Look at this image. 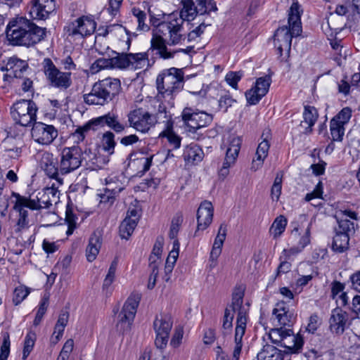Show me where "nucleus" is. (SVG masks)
I'll use <instances>...</instances> for the list:
<instances>
[{
	"label": "nucleus",
	"instance_id": "obj_1",
	"mask_svg": "<svg viewBox=\"0 0 360 360\" xmlns=\"http://www.w3.org/2000/svg\"><path fill=\"white\" fill-rule=\"evenodd\" d=\"M244 288L242 286L236 287L232 294L231 304L226 308L223 317V333L226 335L232 329L233 312L237 311L236 326L235 329V347L233 358L238 360L243 347V337L245 334L247 324V309L243 307Z\"/></svg>",
	"mask_w": 360,
	"mask_h": 360
},
{
	"label": "nucleus",
	"instance_id": "obj_2",
	"mask_svg": "<svg viewBox=\"0 0 360 360\" xmlns=\"http://www.w3.org/2000/svg\"><path fill=\"white\" fill-rule=\"evenodd\" d=\"M6 34L13 44L30 47L44 39L46 29L37 26L26 18L19 17L9 22Z\"/></svg>",
	"mask_w": 360,
	"mask_h": 360
},
{
	"label": "nucleus",
	"instance_id": "obj_3",
	"mask_svg": "<svg viewBox=\"0 0 360 360\" xmlns=\"http://www.w3.org/2000/svg\"><path fill=\"white\" fill-rule=\"evenodd\" d=\"M300 6L297 2L291 5L288 14V27L283 26L277 29L274 34V46L277 53L281 56L283 52L288 54L290 51L292 38L302 32Z\"/></svg>",
	"mask_w": 360,
	"mask_h": 360
},
{
	"label": "nucleus",
	"instance_id": "obj_4",
	"mask_svg": "<svg viewBox=\"0 0 360 360\" xmlns=\"http://www.w3.org/2000/svg\"><path fill=\"white\" fill-rule=\"evenodd\" d=\"M121 90L119 79L107 77L94 83L91 92L84 95V101L89 105H104L112 101Z\"/></svg>",
	"mask_w": 360,
	"mask_h": 360
},
{
	"label": "nucleus",
	"instance_id": "obj_5",
	"mask_svg": "<svg viewBox=\"0 0 360 360\" xmlns=\"http://www.w3.org/2000/svg\"><path fill=\"white\" fill-rule=\"evenodd\" d=\"M104 125H107L116 132H121L124 129V126L119 122L117 115L108 113L89 120L83 126L78 127L72 134V138L75 142L79 143L84 140L86 134L90 130L96 131L98 127Z\"/></svg>",
	"mask_w": 360,
	"mask_h": 360
},
{
	"label": "nucleus",
	"instance_id": "obj_6",
	"mask_svg": "<svg viewBox=\"0 0 360 360\" xmlns=\"http://www.w3.org/2000/svg\"><path fill=\"white\" fill-rule=\"evenodd\" d=\"M181 20L186 21L194 20L198 14H209L217 11L213 0H181Z\"/></svg>",
	"mask_w": 360,
	"mask_h": 360
},
{
	"label": "nucleus",
	"instance_id": "obj_7",
	"mask_svg": "<svg viewBox=\"0 0 360 360\" xmlns=\"http://www.w3.org/2000/svg\"><path fill=\"white\" fill-rule=\"evenodd\" d=\"M37 111L36 104L32 101L22 100L13 105L11 114L17 124L27 127L36 121Z\"/></svg>",
	"mask_w": 360,
	"mask_h": 360
},
{
	"label": "nucleus",
	"instance_id": "obj_8",
	"mask_svg": "<svg viewBox=\"0 0 360 360\" xmlns=\"http://www.w3.org/2000/svg\"><path fill=\"white\" fill-rule=\"evenodd\" d=\"M141 298V295L138 292L131 293L127 298L117 316L118 320L116 325L117 330L125 332L130 329Z\"/></svg>",
	"mask_w": 360,
	"mask_h": 360
},
{
	"label": "nucleus",
	"instance_id": "obj_9",
	"mask_svg": "<svg viewBox=\"0 0 360 360\" xmlns=\"http://www.w3.org/2000/svg\"><path fill=\"white\" fill-rule=\"evenodd\" d=\"M180 17L179 11H174L169 15V22H158L153 30V37L164 39V36L169 35L168 44L174 45L180 41V24L178 18Z\"/></svg>",
	"mask_w": 360,
	"mask_h": 360
},
{
	"label": "nucleus",
	"instance_id": "obj_10",
	"mask_svg": "<svg viewBox=\"0 0 360 360\" xmlns=\"http://www.w3.org/2000/svg\"><path fill=\"white\" fill-rule=\"evenodd\" d=\"M82 162V150L78 146L65 147L60 153L59 171L60 174H70L78 169Z\"/></svg>",
	"mask_w": 360,
	"mask_h": 360
},
{
	"label": "nucleus",
	"instance_id": "obj_11",
	"mask_svg": "<svg viewBox=\"0 0 360 360\" xmlns=\"http://www.w3.org/2000/svg\"><path fill=\"white\" fill-rule=\"evenodd\" d=\"M181 119L184 122L186 133H195L196 130L210 124L212 117L210 115L203 112H194L191 108L184 109Z\"/></svg>",
	"mask_w": 360,
	"mask_h": 360
},
{
	"label": "nucleus",
	"instance_id": "obj_12",
	"mask_svg": "<svg viewBox=\"0 0 360 360\" xmlns=\"http://www.w3.org/2000/svg\"><path fill=\"white\" fill-rule=\"evenodd\" d=\"M180 84V69L172 68L162 75H159L156 79L157 89L159 94L168 93L178 94Z\"/></svg>",
	"mask_w": 360,
	"mask_h": 360
},
{
	"label": "nucleus",
	"instance_id": "obj_13",
	"mask_svg": "<svg viewBox=\"0 0 360 360\" xmlns=\"http://www.w3.org/2000/svg\"><path fill=\"white\" fill-rule=\"evenodd\" d=\"M129 126L136 131L146 133L157 122L154 115L149 113L142 108H139L128 114Z\"/></svg>",
	"mask_w": 360,
	"mask_h": 360
},
{
	"label": "nucleus",
	"instance_id": "obj_14",
	"mask_svg": "<svg viewBox=\"0 0 360 360\" xmlns=\"http://www.w3.org/2000/svg\"><path fill=\"white\" fill-rule=\"evenodd\" d=\"M58 136V129L53 125L36 121L32 124L31 136L32 140L39 145L49 146Z\"/></svg>",
	"mask_w": 360,
	"mask_h": 360
},
{
	"label": "nucleus",
	"instance_id": "obj_15",
	"mask_svg": "<svg viewBox=\"0 0 360 360\" xmlns=\"http://www.w3.org/2000/svg\"><path fill=\"white\" fill-rule=\"evenodd\" d=\"M290 240L294 243L293 245L290 249H284L283 251L285 259L301 252L310 243L309 225L302 230L298 226H295L291 232Z\"/></svg>",
	"mask_w": 360,
	"mask_h": 360
},
{
	"label": "nucleus",
	"instance_id": "obj_16",
	"mask_svg": "<svg viewBox=\"0 0 360 360\" xmlns=\"http://www.w3.org/2000/svg\"><path fill=\"white\" fill-rule=\"evenodd\" d=\"M44 71L52 86L62 89H67L70 86V72H60L51 59H44Z\"/></svg>",
	"mask_w": 360,
	"mask_h": 360
},
{
	"label": "nucleus",
	"instance_id": "obj_17",
	"mask_svg": "<svg viewBox=\"0 0 360 360\" xmlns=\"http://www.w3.org/2000/svg\"><path fill=\"white\" fill-rule=\"evenodd\" d=\"M96 27V23L94 20L86 16H82L69 23L64 27V30L68 36L82 38L93 34Z\"/></svg>",
	"mask_w": 360,
	"mask_h": 360
},
{
	"label": "nucleus",
	"instance_id": "obj_18",
	"mask_svg": "<svg viewBox=\"0 0 360 360\" xmlns=\"http://www.w3.org/2000/svg\"><path fill=\"white\" fill-rule=\"evenodd\" d=\"M241 142L242 141L238 136H231L229 137V143L226 152V156L222 166L219 171L220 176L223 178L227 176L229 173V168L235 165L240 149Z\"/></svg>",
	"mask_w": 360,
	"mask_h": 360
},
{
	"label": "nucleus",
	"instance_id": "obj_19",
	"mask_svg": "<svg viewBox=\"0 0 360 360\" xmlns=\"http://www.w3.org/2000/svg\"><path fill=\"white\" fill-rule=\"evenodd\" d=\"M55 10L54 0H32L28 13L34 20H46Z\"/></svg>",
	"mask_w": 360,
	"mask_h": 360
},
{
	"label": "nucleus",
	"instance_id": "obj_20",
	"mask_svg": "<svg viewBox=\"0 0 360 360\" xmlns=\"http://www.w3.org/2000/svg\"><path fill=\"white\" fill-rule=\"evenodd\" d=\"M12 196L15 198L13 209L18 212L15 231L20 232L29 226L28 212L25 210V207L28 208L27 197L15 192H13Z\"/></svg>",
	"mask_w": 360,
	"mask_h": 360
},
{
	"label": "nucleus",
	"instance_id": "obj_21",
	"mask_svg": "<svg viewBox=\"0 0 360 360\" xmlns=\"http://www.w3.org/2000/svg\"><path fill=\"white\" fill-rule=\"evenodd\" d=\"M214 208L210 201L205 200L201 202L197 212V229L193 236H198L200 231L205 230L212 223Z\"/></svg>",
	"mask_w": 360,
	"mask_h": 360
},
{
	"label": "nucleus",
	"instance_id": "obj_22",
	"mask_svg": "<svg viewBox=\"0 0 360 360\" xmlns=\"http://www.w3.org/2000/svg\"><path fill=\"white\" fill-rule=\"evenodd\" d=\"M177 51H168L166 46V40L162 38L152 37L150 41V47L145 54V58L150 56L153 60L159 57L163 59H169L174 56Z\"/></svg>",
	"mask_w": 360,
	"mask_h": 360
},
{
	"label": "nucleus",
	"instance_id": "obj_23",
	"mask_svg": "<svg viewBox=\"0 0 360 360\" xmlns=\"http://www.w3.org/2000/svg\"><path fill=\"white\" fill-rule=\"evenodd\" d=\"M112 53L116 54L115 56H111L112 68L126 69L135 62H139L145 59V54L138 53H119L112 50Z\"/></svg>",
	"mask_w": 360,
	"mask_h": 360
},
{
	"label": "nucleus",
	"instance_id": "obj_24",
	"mask_svg": "<svg viewBox=\"0 0 360 360\" xmlns=\"http://www.w3.org/2000/svg\"><path fill=\"white\" fill-rule=\"evenodd\" d=\"M40 165L45 174L51 179L57 181L58 185L63 184V179L59 176L60 174L57 161L53 158L51 153H45L42 155Z\"/></svg>",
	"mask_w": 360,
	"mask_h": 360
},
{
	"label": "nucleus",
	"instance_id": "obj_25",
	"mask_svg": "<svg viewBox=\"0 0 360 360\" xmlns=\"http://www.w3.org/2000/svg\"><path fill=\"white\" fill-rule=\"evenodd\" d=\"M340 214L341 216L338 218V227L336 229V232L350 236L354 233V223L348 218L356 219V213L349 210H345Z\"/></svg>",
	"mask_w": 360,
	"mask_h": 360
},
{
	"label": "nucleus",
	"instance_id": "obj_26",
	"mask_svg": "<svg viewBox=\"0 0 360 360\" xmlns=\"http://www.w3.org/2000/svg\"><path fill=\"white\" fill-rule=\"evenodd\" d=\"M348 321V315L339 308L333 310L330 318V330L336 334H342L345 331Z\"/></svg>",
	"mask_w": 360,
	"mask_h": 360
},
{
	"label": "nucleus",
	"instance_id": "obj_27",
	"mask_svg": "<svg viewBox=\"0 0 360 360\" xmlns=\"http://www.w3.org/2000/svg\"><path fill=\"white\" fill-rule=\"evenodd\" d=\"M49 193L48 191L42 189L36 195H32L29 198L27 197L28 208L32 210L49 208L53 204L49 198Z\"/></svg>",
	"mask_w": 360,
	"mask_h": 360
},
{
	"label": "nucleus",
	"instance_id": "obj_28",
	"mask_svg": "<svg viewBox=\"0 0 360 360\" xmlns=\"http://www.w3.org/2000/svg\"><path fill=\"white\" fill-rule=\"evenodd\" d=\"M287 331L288 333L283 334L281 345L287 348L289 352H297L303 345V339L299 334L295 335L291 329L287 328Z\"/></svg>",
	"mask_w": 360,
	"mask_h": 360
},
{
	"label": "nucleus",
	"instance_id": "obj_29",
	"mask_svg": "<svg viewBox=\"0 0 360 360\" xmlns=\"http://www.w3.org/2000/svg\"><path fill=\"white\" fill-rule=\"evenodd\" d=\"M202 149L194 143L187 146L184 151V158L186 166L195 165L200 162L203 158Z\"/></svg>",
	"mask_w": 360,
	"mask_h": 360
},
{
	"label": "nucleus",
	"instance_id": "obj_30",
	"mask_svg": "<svg viewBox=\"0 0 360 360\" xmlns=\"http://www.w3.org/2000/svg\"><path fill=\"white\" fill-rule=\"evenodd\" d=\"M6 68L7 71L10 72L11 75H13L16 78H22L24 73L28 69V64L25 60L17 57H11L8 59Z\"/></svg>",
	"mask_w": 360,
	"mask_h": 360
},
{
	"label": "nucleus",
	"instance_id": "obj_31",
	"mask_svg": "<svg viewBox=\"0 0 360 360\" xmlns=\"http://www.w3.org/2000/svg\"><path fill=\"white\" fill-rule=\"evenodd\" d=\"M172 323L171 315L161 314L156 316L153 322V328L156 333L163 335L165 337L169 335Z\"/></svg>",
	"mask_w": 360,
	"mask_h": 360
},
{
	"label": "nucleus",
	"instance_id": "obj_32",
	"mask_svg": "<svg viewBox=\"0 0 360 360\" xmlns=\"http://www.w3.org/2000/svg\"><path fill=\"white\" fill-rule=\"evenodd\" d=\"M318 118L316 109L312 106H305L303 112V120L300 123V127L304 129V133H310L312 127L314 125Z\"/></svg>",
	"mask_w": 360,
	"mask_h": 360
},
{
	"label": "nucleus",
	"instance_id": "obj_33",
	"mask_svg": "<svg viewBox=\"0 0 360 360\" xmlns=\"http://www.w3.org/2000/svg\"><path fill=\"white\" fill-rule=\"evenodd\" d=\"M273 314L275 316L278 325L283 328L285 326H291L293 323V314L285 309L283 304H277L276 308L273 310Z\"/></svg>",
	"mask_w": 360,
	"mask_h": 360
},
{
	"label": "nucleus",
	"instance_id": "obj_34",
	"mask_svg": "<svg viewBox=\"0 0 360 360\" xmlns=\"http://www.w3.org/2000/svg\"><path fill=\"white\" fill-rule=\"evenodd\" d=\"M283 354L281 350L271 345H265L257 354V360H283Z\"/></svg>",
	"mask_w": 360,
	"mask_h": 360
},
{
	"label": "nucleus",
	"instance_id": "obj_35",
	"mask_svg": "<svg viewBox=\"0 0 360 360\" xmlns=\"http://www.w3.org/2000/svg\"><path fill=\"white\" fill-rule=\"evenodd\" d=\"M270 143L269 141H262L256 151V160H253L252 169L257 170L263 165V162L268 155Z\"/></svg>",
	"mask_w": 360,
	"mask_h": 360
},
{
	"label": "nucleus",
	"instance_id": "obj_36",
	"mask_svg": "<svg viewBox=\"0 0 360 360\" xmlns=\"http://www.w3.org/2000/svg\"><path fill=\"white\" fill-rule=\"evenodd\" d=\"M101 247V240L98 236L93 234L89 240V245L86 249V256L89 262H93L99 252Z\"/></svg>",
	"mask_w": 360,
	"mask_h": 360
},
{
	"label": "nucleus",
	"instance_id": "obj_37",
	"mask_svg": "<svg viewBox=\"0 0 360 360\" xmlns=\"http://www.w3.org/2000/svg\"><path fill=\"white\" fill-rule=\"evenodd\" d=\"M349 236L336 232L332 244L333 250L338 253L345 252L349 248Z\"/></svg>",
	"mask_w": 360,
	"mask_h": 360
},
{
	"label": "nucleus",
	"instance_id": "obj_38",
	"mask_svg": "<svg viewBox=\"0 0 360 360\" xmlns=\"http://www.w3.org/2000/svg\"><path fill=\"white\" fill-rule=\"evenodd\" d=\"M160 136L166 137L169 143L173 146V148L177 150L180 147V137L173 131V123L172 121L167 122L166 128L160 134Z\"/></svg>",
	"mask_w": 360,
	"mask_h": 360
},
{
	"label": "nucleus",
	"instance_id": "obj_39",
	"mask_svg": "<svg viewBox=\"0 0 360 360\" xmlns=\"http://www.w3.org/2000/svg\"><path fill=\"white\" fill-rule=\"evenodd\" d=\"M122 188H112L109 185L108 188H106L104 191L103 193L100 195V203L106 205L108 207L111 206L115 200V197L118 195L122 191Z\"/></svg>",
	"mask_w": 360,
	"mask_h": 360
},
{
	"label": "nucleus",
	"instance_id": "obj_40",
	"mask_svg": "<svg viewBox=\"0 0 360 360\" xmlns=\"http://www.w3.org/2000/svg\"><path fill=\"white\" fill-rule=\"evenodd\" d=\"M136 225L135 220H131L129 219V217H125L119 227L120 237L127 240L134 232Z\"/></svg>",
	"mask_w": 360,
	"mask_h": 360
},
{
	"label": "nucleus",
	"instance_id": "obj_41",
	"mask_svg": "<svg viewBox=\"0 0 360 360\" xmlns=\"http://www.w3.org/2000/svg\"><path fill=\"white\" fill-rule=\"evenodd\" d=\"M98 53L101 55L107 54L108 58H100L95 60V62L91 66V70L94 73L98 72L102 69L112 68L110 54H109L107 51L104 53L101 51H98Z\"/></svg>",
	"mask_w": 360,
	"mask_h": 360
},
{
	"label": "nucleus",
	"instance_id": "obj_42",
	"mask_svg": "<svg viewBox=\"0 0 360 360\" xmlns=\"http://www.w3.org/2000/svg\"><path fill=\"white\" fill-rule=\"evenodd\" d=\"M287 225V219L281 215L276 217L270 228V233L274 238L279 237L285 231Z\"/></svg>",
	"mask_w": 360,
	"mask_h": 360
},
{
	"label": "nucleus",
	"instance_id": "obj_43",
	"mask_svg": "<svg viewBox=\"0 0 360 360\" xmlns=\"http://www.w3.org/2000/svg\"><path fill=\"white\" fill-rule=\"evenodd\" d=\"M271 83V75H266L264 77H259L256 80L254 88L260 93V96H264L269 91Z\"/></svg>",
	"mask_w": 360,
	"mask_h": 360
},
{
	"label": "nucleus",
	"instance_id": "obj_44",
	"mask_svg": "<svg viewBox=\"0 0 360 360\" xmlns=\"http://www.w3.org/2000/svg\"><path fill=\"white\" fill-rule=\"evenodd\" d=\"M179 255V243L178 240L173 243V248L169 252L166 260L165 270L172 271L174 264L176 263Z\"/></svg>",
	"mask_w": 360,
	"mask_h": 360
},
{
	"label": "nucleus",
	"instance_id": "obj_45",
	"mask_svg": "<svg viewBox=\"0 0 360 360\" xmlns=\"http://www.w3.org/2000/svg\"><path fill=\"white\" fill-rule=\"evenodd\" d=\"M330 130L332 140L333 141H342L345 134V126L341 125L333 120L330 122Z\"/></svg>",
	"mask_w": 360,
	"mask_h": 360
},
{
	"label": "nucleus",
	"instance_id": "obj_46",
	"mask_svg": "<svg viewBox=\"0 0 360 360\" xmlns=\"http://www.w3.org/2000/svg\"><path fill=\"white\" fill-rule=\"evenodd\" d=\"M36 340V334L29 332L25 339L24 347L22 352V360H26L30 352H32Z\"/></svg>",
	"mask_w": 360,
	"mask_h": 360
},
{
	"label": "nucleus",
	"instance_id": "obj_47",
	"mask_svg": "<svg viewBox=\"0 0 360 360\" xmlns=\"http://www.w3.org/2000/svg\"><path fill=\"white\" fill-rule=\"evenodd\" d=\"M114 139L115 135L110 131L105 133L103 136V149L108 152L109 154H112L114 153V148L115 146V141Z\"/></svg>",
	"mask_w": 360,
	"mask_h": 360
},
{
	"label": "nucleus",
	"instance_id": "obj_48",
	"mask_svg": "<svg viewBox=\"0 0 360 360\" xmlns=\"http://www.w3.org/2000/svg\"><path fill=\"white\" fill-rule=\"evenodd\" d=\"M352 117V110L349 107L343 108L334 117L331 119L334 122L345 126Z\"/></svg>",
	"mask_w": 360,
	"mask_h": 360
},
{
	"label": "nucleus",
	"instance_id": "obj_49",
	"mask_svg": "<svg viewBox=\"0 0 360 360\" xmlns=\"http://www.w3.org/2000/svg\"><path fill=\"white\" fill-rule=\"evenodd\" d=\"M30 289L24 285L16 287L13 292V302L15 305L20 304L29 295Z\"/></svg>",
	"mask_w": 360,
	"mask_h": 360
},
{
	"label": "nucleus",
	"instance_id": "obj_50",
	"mask_svg": "<svg viewBox=\"0 0 360 360\" xmlns=\"http://www.w3.org/2000/svg\"><path fill=\"white\" fill-rule=\"evenodd\" d=\"M132 13L138 22L137 30L144 32L149 30V26L145 23V20L146 19V14L145 12L138 8H133Z\"/></svg>",
	"mask_w": 360,
	"mask_h": 360
},
{
	"label": "nucleus",
	"instance_id": "obj_51",
	"mask_svg": "<svg viewBox=\"0 0 360 360\" xmlns=\"http://www.w3.org/2000/svg\"><path fill=\"white\" fill-rule=\"evenodd\" d=\"M282 188V175L278 173L275 177L273 186L271 190V197L274 201H278L281 194Z\"/></svg>",
	"mask_w": 360,
	"mask_h": 360
},
{
	"label": "nucleus",
	"instance_id": "obj_52",
	"mask_svg": "<svg viewBox=\"0 0 360 360\" xmlns=\"http://www.w3.org/2000/svg\"><path fill=\"white\" fill-rule=\"evenodd\" d=\"M69 319V312L66 310H63L58 319L56 324L54 328L53 335L56 333H60L64 332L65 328L67 326Z\"/></svg>",
	"mask_w": 360,
	"mask_h": 360
},
{
	"label": "nucleus",
	"instance_id": "obj_53",
	"mask_svg": "<svg viewBox=\"0 0 360 360\" xmlns=\"http://www.w3.org/2000/svg\"><path fill=\"white\" fill-rule=\"evenodd\" d=\"M10 336L8 332L3 334V342L0 347V360H7L10 354Z\"/></svg>",
	"mask_w": 360,
	"mask_h": 360
},
{
	"label": "nucleus",
	"instance_id": "obj_54",
	"mask_svg": "<svg viewBox=\"0 0 360 360\" xmlns=\"http://www.w3.org/2000/svg\"><path fill=\"white\" fill-rule=\"evenodd\" d=\"M243 74L242 71L238 72H229L226 77L225 80L232 88L237 89H238V82L242 78Z\"/></svg>",
	"mask_w": 360,
	"mask_h": 360
},
{
	"label": "nucleus",
	"instance_id": "obj_55",
	"mask_svg": "<svg viewBox=\"0 0 360 360\" xmlns=\"http://www.w3.org/2000/svg\"><path fill=\"white\" fill-rule=\"evenodd\" d=\"M48 304L49 298L44 297L40 302L39 309L37 310L35 319L34 320V326H38L41 323L43 316L46 311Z\"/></svg>",
	"mask_w": 360,
	"mask_h": 360
},
{
	"label": "nucleus",
	"instance_id": "obj_56",
	"mask_svg": "<svg viewBox=\"0 0 360 360\" xmlns=\"http://www.w3.org/2000/svg\"><path fill=\"white\" fill-rule=\"evenodd\" d=\"M226 225L225 224H221L219 226L218 233L214 240L212 248L217 249H221L223 245L224 241L225 240L226 236Z\"/></svg>",
	"mask_w": 360,
	"mask_h": 360
},
{
	"label": "nucleus",
	"instance_id": "obj_57",
	"mask_svg": "<svg viewBox=\"0 0 360 360\" xmlns=\"http://www.w3.org/2000/svg\"><path fill=\"white\" fill-rule=\"evenodd\" d=\"M77 218L72 213V212L71 210H67L65 221L68 226V229L66 231V234L68 236L71 235L73 233L74 230L77 228Z\"/></svg>",
	"mask_w": 360,
	"mask_h": 360
},
{
	"label": "nucleus",
	"instance_id": "obj_58",
	"mask_svg": "<svg viewBox=\"0 0 360 360\" xmlns=\"http://www.w3.org/2000/svg\"><path fill=\"white\" fill-rule=\"evenodd\" d=\"M180 230V219L178 216L173 218L169 231V237L170 239L174 240L173 243L178 240V235Z\"/></svg>",
	"mask_w": 360,
	"mask_h": 360
},
{
	"label": "nucleus",
	"instance_id": "obj_59",
	"mask_svg": "<svg viewBox=\"0 0 360 360\" xmlns=\"http://www.w3.org/2000/svg\"><path fill=\"white\" fill-rule=\"evenodd\" d=\"M288 333V332L287 331V328H283L282 327L279 328H274L271 330L269 333V338L272 342L276 344H281L283 334H286Z\"/></svg>",
	"mask_w": 360,
	"mask_h": 360
},
{
	"label": "nucleus",
	"instance_id": "obj_60",
	"mask_svg": "<svg viewBox=\"0 0 360 360\" xmlns=\"http://www.w3.org/2000/svg\"><path fill=\"white\" fill-rule=\"evenodd\" d=\"M245 97L248 103L255 105L261 100L263 96H260V93L252 87L245 93Z\"/></svg>",
	"mask_w": 360,
	"mask_h": 360
},
{
	"label": "nucleus",
	"instance_id": "obj_61",
	"mask_svg": "<svg viewBox=\"0 0 360 360\" xmlns=\"http://www.w3.org/2000/svg\"><path fill=\"white\" fill-rule=\"evenodd\" d=\"M345 288L344 285L340 283V281H333L331 284V294L333 299L335 298L337 295H338L340 293H342L340 297L344 298L346 297V295L345 292H343V290Z\"/></svg>",
	"mask_w": 360,
	"mask_h": 360
},
{
	"label": "nucleus",
	"instance_id": "obj_62",
	"mask_svg": "<svg viewBox=\"0 0 360 360\" xmlns=\"http://www.w3.org/2000/svg\"><path fill=\"white\" fill-rule=\"evenodd\" d=\"M323 193V186L322 183L319 181L316 186L314 191L311 193H309L305 196V200L307 202L311 201L314 198H321Z\"/></svg>",
	"mask_w": 360,
	"mask_h": 360
},
{
	"label": "nucleus",
	"instance_id": "obj_63",
	"mask_svg": "<svg viewBox=\"0 0 360 360\" xmlns=\"http://www.w3.org/2000/svg\"><path fill=\"white\" fill-rule=\"evenodd\" d=\"M319 326V317L316 314H313L309 318V321L306 330L311 333H314Z\"/></svg>",
	"mask_w": 360,
	"mask_h": 360
},
{
	"label": "nucleus",
	"instance_id": "obj_64",
	"mask_svg": "<svg viewBox=\"0 0 360 360\" xmlns=\"http://www.w3.org/2000/svg\"><path fill=\"white\" fill-rule=\"evenodd\" d=\"M352 288L356 291L360 292V271H356L350 276Z\"/></svg>",
	"mask_w": 360,
	"mask_h": 360
}]
</instances>
